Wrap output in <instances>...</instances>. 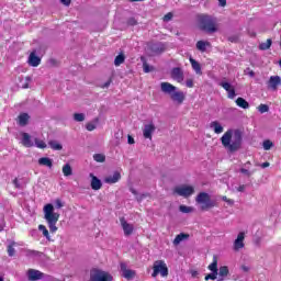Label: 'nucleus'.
I'll return each instance as SVG.
<instances>
[{"label": "nucleus", "mask_w": 281, "mask_h": 281, "mask_svg": "<svg viewBox=\"0 0 281 281\" xmlns=\"http://www.w3.org/2000/svg\"><path fill=\"white\" fill-rule=\"evenodd\" d=\"M157 276H161V278H168V266L164 260H156L153 265V273L151 278H157Z\"/></svg>", "instance_id": "6"}, {"label": "nucleus", "mask_w": 281, "mask_h": 281, "mask_svg": "<svg viewBox=\"0 0 281 281\" xmlns=\"http://www.w3.org/2000/svg\"><path fill=\"white\" fill-rule=\"evenodd\" d=\"M241 269H243V271H245L246 273H247V271H249V267H247V266H241Z\"/></svg>", "instance_id": "60"}, {"label": "nucleus", "mask_w": 281, "mask_h": 281, "mask_svg": "<svg viewBox=\"0 0 281 281\" xmlns=\"http://www.w3.org/2000/svg\"><path fill=\"white\" fill-rule=\"evenodd\" d=\"M212 44L210 42H205V41H198L195 44V47L199 52H201L202 54L207 52V47H211Z\"/></svg>", "instance_id": "21"}, {"label": "nucleus", "mask_w": 281, "mask_h": 281, "mask_svg": "<svg viewBox=\"0 0 281 281\" xmlns=\"http://www.w3.org/2000/svg\"><path fill=\"white\" fill-rule=\"evenodd\" d=\"M43 276H44L43 272L38 270L30 269L27 271V278L31 281L43 280Z\"/></svg>", "instance_id": "16"}, {"label": "nucleus", "mask_w": 281, "mask_h": 281, "mask_svg": "<svg viewBox=\"0 0 281 281\" xmlns=\"http://www.w3.org/2000/svg\"><path fill=\"white\" fill-rule=\"evenodd\" d=\"M248 76H250V78H254V76H256V72H254V70H250V71L248 72Z\"/></svg>", "instance_id": "61"}, {"label": "nucleus", "mask_w": 281, "mask_h": 281, "mask_svg": "<svg viewBox=\"0 0 281 281\" xmlns=\"http://www.w3.org/2000/svg\"><path fill=\"white\" fill-rule=\"evenodd\" d=\"M44 218L46 223H48V228L50 234H56L58 232V227L56 226V223H58V220L60 218V214L54 212V205L53 204H46L44 206Z\"/></svg>", "instance_id": "4"}, {"label": "nucleus", "mask_w": 281, "mask_h": 281, "mask_svg": "<svg viewBox=\"0 0 281 281\" xmlns=\"http://www.w3.org/2000/svg\"><path fill=\"white\" fill-rule=\"evenodd\" d=\"M38 165L40 166H46V168H53L54 167V160L48 157H42L38 159Z\"/></svg>", "instance_id": "25"}, {"label": "nucleus", "mask_w": 281, "mask_h": 281, "mask_svg": "<svg viewBox=\"0 0 281 281\" xmlns=\"http://www.w3.org/2000/svg\"><path fill=\"white\" fill-rule=\"evenodd\" d=\"M239 172H241V175H246V177H251V171H249V170H247V169H245V168H241V169L239 170Z\"/></svg>", "instance_id": "50"}, {"label": "nucleus", "mask_w": 281, "mask_h": 281, "mask_svg": "<svg viewBox=\"0 0 281 281\" xmlns=\"http://www.w3.org/2000/svg\"><path fill=\"white\" fill-rule=\"evenodd\" d=\"M111 82H113V79H109L106 82L101 85V89H109V87H111Z\"/></svg>", "instance_id": "47"}, {"label": "nucleus", "mask_w": 281, "mask_h": 281, "mask_svg": "<svg viewBox=\"0 0 281 281\" xmlns=\"http://www.w3.org/2000/svg\"><path fill=\"white\" fill-rule=\"evenodd\" d=\"M35 146L37 148H42V149L47 148V144H45L43 140H41L38 138H35Z\"/></svg>", "instance_id": "42"}, {"label": "nucleus", "mask_w": 281, "mask_h": 281, "mask_svg": "<svg viewBox=\"0 0 281 281\" xmlns=\"http://www.w3.org/2000/svg\"><path fill=\"white\" fill-rule=\"evenodd\" d=\"M209 271H212V273H218V257L216 255L213 256V261L207 267Z\"/></svg>", "instance_id": "24"}, {"label": "nucleus", "mask_w": 281, "mask_h": 281, "mask_svg": "<svg viewBox=\"0 0 281 281\" xmlns=\"http://www.w3.org/2000/svg\"><path fill=\"white\" fill-rule=\"evenodd\" d=\"M38 229H40V232H42L43 236H45V238H47V240H49V231H47V227H45V225H43V224H40Z\"/></svg>", "instance_id": "38"}, {"label": "nucleus", "mask_w": 281, "mask_h": 281, "mask_svg": "<svg viewBox=\"0 0 281 281\" xmlns=\"http://www.w3.org/2000/svg\"><path fill=\"white\" fill-rule=\"evenodd\" d=\"M120 223H121V227H122L125 236H131V234H133L135 227H133L132 224L126 222V218H124V217L120 218Z\"/></svg>", "instance_id": "14"}, {"label": "nucleus", "mask_w": 281, "mask_h": 281, "mask_svg": "<svg viewBox=\"0 0 281 281\" xmlns=\"http://www.w3.org/2000/svg\"><path fill=\"white\" fill-rule=\"evenodd\" d=\"M259 113H269V105L261 103L258 108Z\"/></svg>", "instance_id": "40"}, {"label": "nucleus", "mask_w": 281, "mask_h": 281, "mask_svg": "<svg viewBox=\"0 0 281 281\" xmlns=\"http://www.w3.org/2000/svg\"><path fill=\"white\" fill-rule=\"evenodd\" d=\"M217 271L220 278H223L224 280L229 276V268L227 266H221Z\"/></svg>", "instance_id": "28"}, {"label": "nucleus", "mask_w": 281, "mask_h": 281, "mask_svg": "<svg viewBox=\"0 0 281 281\" xmlns=\"http://www.w3.org/2000/svg\"><path fill=\"white\" fill-rule=\"evenodd\" d=\"M220 87H223L225 89V91L227 92V98L229 100H234V98H236V88H234V86H232V83H229L227 81H222L220 83Z\"/></svg>", "instance_id": "12"}, {"label": "nucleus", "mask_w": 281, "mask_h": 281, "mask_svg": "<svg viewBox=\"0 0 281 281\" xmlns=\"http://www.w3.org/2000/svg\"><path fill=\"white\" fill-rule=\"evenodd\" d=\"M243 247H245V232H240L234 241L235 251H239V249H243Z\"/></svg>", "instance_id": "15"}, {"label": "nucleus", "mask_w": 281, "mask_h": 281, "mask_svg": "<svg viewBox=\"0 0 281 281\" xmlns=\"http://www.w3.org/2000/svg\"><path fill=\"white\" fill-rule=\"evenodd\" d=\"M75 122H85V114L82 113H75L74 114Z\"/></svg>", "instance_id": "41"}, {"label": "nucleus", "mask_w": 281, "mask_h": 281, "mask_svg": "<svg viewBox=\"0 0 281 281\" xmlns=\"http://www.w3.org/2000/svg\"><path fill=\"white\" fill-rule=\"evenodd\" d=\"M55 205H56L57 210H60V207L64 206L63 201H60V199H57V200L55 201Z\"/></svg>", "instance_id": "51"}, {"label": "nucleus", "mask_w": 281, "mask_h": 281, "mask_svg": "<svg viewBox=\"0 0 281 281\" xmlns=\"http://www.w3.org/2000/svg\"><path fill=\"white\" fill-rule=\"evenodd\" d=\"M86 128H87V131H89V132L95 131L97 125H95V123L89 122V123L86 124Z\"/></svg>", "instance_id": "44"}, {"label": "nucleus", "mask_w": 281, "mask_h": 281, "mask_svg": "<svg viewBox=\"0 0 281 281\" xmlns=\"http://www.w3.org/2000/svg\"><path fill=\"white\" fill-rule=\"evenodd\" d=\"M238 192H245V184H241L237 188Z\"/></svg>", "instance_id": "58"}, {"label": "nucleus", "mask_w": 281, "mask_h": 281, "mask_svg": "<svg viewBox=\"0 0 281 281\" xmlns=\"http://www.w3.org/2000/svg\"><path fill=\"white\" fill-rule=\"evenodd\" d=\"M38 252L36 250H27L29 256H36Z\"/></svg>", "instance_id": "57"}, {"label": "nucleus", "mask_w": 281, "mask_h": 281, "mask_svg": "<svg viewBox=\"0 0 281 281\" xmlns=\"http://www.w3.org/2000/svg\"><path fill=\"white\" fill-rule=\"evenodd\" d=\"M195 203L196 205H200L201 212H207L209 210H212L214 207H217L216 201L212 200V195L207 192H200L195 196Z\"/></svg>", "instance_id": "5"}, {"label": "nucleus", "mask_w": 281, "mask_h": 281, "mask_svg": "<svg viewBox=\"0 0 281 281\" xmlns=\"http://www.w3.org/2000/svg\"><path fill=\"white\" fill-rule=\"evenodd\" d=\"M23 89H30V83H25V85L23 86Z\"/></svg>", "instance_id": "63"}, {"label": "nucleus", "mask_w": 281, "mask_h": 281, "mask_svg": "<svg viewBox=\"0 0 281 281\" xmlns=\"http://www.w3.org/2000/svg\"><path fill=\"white\" fill-rule=\"evenodd\" d=\"M272 44H273V41H271V38H268L267 42L259 44V49H261V52H267V49L271 48Z\"/></svg>", "instance_id": "33"}, {"label": "nucleus", "mask_w": 281, "mask_h": 281, "mask_svg": "<svg viewBox=\"0 0 281 281\" xmlns=\"http://www.w3.org/2000/svg\"><path fill=\"white\" fill-rule=\"evenodd\" d=\"M198 22L200 30L206 32L207 34H215V32H218V23L216 22V18L210 14L198 15Z\"/></svg>", "instance_id": "3"}, {"label": "nucleus", "mask_w": 281, "mask_h": 281, "mask_svg": "<svg viewBox=\"0 0 281 281\" xmlns=\"http://www.w3.org/2000/svg\"><path fill=\"white\" fill-rule=\"evenodd\" d=\"M29 65H31V67H38V65H41V57L36 56L35 52L30 54Z\"/></svg>", "instance_id": "20"}, {"label": "nucleus", "mask_w": 281, "mask_h": 281, "mask_svg": "<svg viewBox=\"0 0 281 281\" xmlns=\"http://www.w3.org/2000/svg\"><path fill=\"white\" fill-rule=\"evenodd\" d=\"M127 25H132V26L137 25V20H135V18H130L127 20Z\"/></svg>", "instance_id": "48"}, {"label": "nucleus", "mask_w": 281, "mask_h": 281, "mask_svg": "<svg viewBox=\"0 0 281 281\" xmlns=\"http://www.w3.org/2000/svg\"><path fill=\"white\" fill-rule=\"evenodd\" d=\"M13 186L16 190H21V183H19V178L13 179Z\"/></svg>", "instance_id": "49"}, {"label": "nucleus", "mask_w": 281, "mask_h": 281, "mask_svg": "<svg viewBox=\"0 0 281 281\" xmlns=\"http://www.w3.org/2000/svg\"><path fill=\"white\" fill-rule=\"evenodd\" d=\"M127 144H135V138H133V136L128 135L127 136Z\"/></svg>", "instance_id": "55"}, {"label": "nucleus", "mask_w": 281, "mask_h": 281, "mask_svg": "<svg viewBox=\"0 0 281 281\" xmlns=\"http://www.w3.org/2000/svg\"><path fill=\"white\" fill-rule=\"evenodd\" d=\"M216 276H218V272H212V273H209L204 277V280L205 281H209V280H216Z\"/></svg>", "instance_id": "43"}, {"label": "nucleus", "mask_w": 281, "mask_h": 281, "mask_svg": "<svg viewBox=\"0 0 281 281\" xmlns=\"http://www.w3.org/2000/svg\"><path fill=\"white\" fill-rule=\"evenodd\" d=\"M48 145L50 146V148L53 150H60L63 148V145H60V143H58L56 140H49Z\"/></svg>", "instance_id": "36"}, {"label": "nucleus", "mask_w": 281, "mask_h": 281, "mask_svg": "<svg viewBox=\"0 0 281 281\" xmlns=\"http://www.w3.org/2000/svg\"><path fill=\"white\" fill-rule=\"evenodd\" d=\"M122 179V175L119 171H115L112 176L104 178V182L109 184L117 183Z\"/></svg>", "instance_id": "18"}, {"label": "nucleus", "mask_w": 281, "mask_h": 281, "mask_svg": "<svg viewBox=\"0 0 281 281\" xmlns=\"http://www.w3.org/2000/svg\"><path fill=\"white\" fill-rule=\"evenodd\" d=\"M186 85L188 89H192L194 87V79H187Z\"/></svg>", "instance_id": "46"}, {"label": "nucleus", "mask_w": 281, "mask_h": 281, "mask_svg": "<svg viewBox=\"0 0 281 281\" xmlns=\"http://www.w3.org/2000/svg\"><path fill=\"white\" fill-rule=\"evenodd\" d=\"M164 21H172V13L169 12V13L165 14Z\"/></svg>", "instance_id": "52"}, {"label": "nucleus", "mask_w": 281, "mask_h": 281, "mask_svg": "<svg viewBox=\"0 0 281 281\" xmlns=\"http://www.w3.org/2000/svg\"><path fill=\"white\" fill-rule=\"evenodd\" d=\"M91 182L90 186L93 190H101L102 189V180L95 177L93 173H90Z\"/></svg>", "instance_id": "17"}, {"label": "nucleus", "mask_w": 281, "mask_h": 281, "mask_svg": "<svg viewBox=\"0 0 281 281\" xmlns=\"http://www.w3.org/2000/svg\"><path fill=\"white\" fill-rule=\"evenodd\" d=\"M89 281H113V276L104 270L92 269Z\"/></svg>", "instance_id": "7"}, {"label": "nucleus", "mask_w": 281, "mask_h": 281, "mask_svg": "<svg viewBox=\"0 0 281 281\" xmlns=\"http://www.w3.org/2000/svg\"><path fill=\"white\" fill-rule=\"evenodd\" d=\"M30 122V114L27 113H21L19 116H18V124L20 126H27Z\"/></svg>", "instance_id": "22"}, {"label": "nucleus", "mask_w": 281, "mask_h": 281, "mask_svg": "<svg viewBox=\"0 0 281 281\" xmlns=\"http://www.w3.org/2000/svg\"><path fill=\"white\" fill-rule=\"evenodd\" d=\"M124 60H126V55H124V53L119 54L114 59L115 67H120V65H124Z\"/></svg>", "instance_id": "32"}, {"label": "nucleus", "mask_w": 281, "mask_h": 281, "mask_svg": "<svg viewBox=\"0 0 281 281\" xmlns=\"http://www.w3.org/2000/svg\"><path fill=\"white\" fill-rule=\"evenodd\" d=\"M211 128L214 130V133H216V135H221V133H223V127L221 126V123H218V121L211 122Z\"/></svg>", "instance_id": "30"}, {"label": "nucleus", "mask_w": 281, "mask_h": 281, "mask_svg": "<svg viewBox=\"0 0 281 281\" xmlns=\"http://www.w3.org/2000/svg\"><path fill=\"white\" fill-rule=\"evenodd\" d=\"M93 159L98 164H104L106 161V156H104V154H94Z\"/></svg>", "instance_id": "34"}, {"label": "nucleus", "mask_w": 281, "mask_h": 281, "mask_svg": "<svg viewBox=\"0 0 281 281\" xmlns=\"http://www.w3.org/2000/svg\"><path fill=\"white\" fill-rule=\"evenodd\" d=\"M143 71L144 74H150V71H155V68L148 65V61H143Z\"/></svg>", "instance_id": "37"}, {"label": "nucleus", "mask_w": 281, "mask_h": 281, "mask_svg": "<svg viewBox=\"0 0 281 281\" xmlns=\"http://www.w3.org/2000/svg\"><path fill=\"white\" fill-rule=\"evenodd\" d=\"M222 201H224L225 203H227L228 205H234V200L233 199H228L226 195L222 196Z\"/></svg>", "instance_id": "45"}, {"label": "nucleus", "mask_w": 281, "mask_h": 281, "mask_svg": "<svg viewBox=\"0 0 281 281\" xmlns=\"http://www.w3.org/2000/svg\"><path fill=\"white\" fill-rule=\"evenodd\" d=\"M160 91L169 95L170 100L172 102H176L177 104H183V102H186V92L179 90V88H177L170 82H166V81L161 82Z\"/></svg>", "instance_id": "2"}, {"label": "nucleus", "mask_w": 281, "mask_h": 281, "mask_svg": "<svg viewBox=\"0 0 281 281\" xmlns=\"http://www.w3.org/2000/svg\"><path fill=\"white\" fill-rule=\"evenodd\" d=\"M188 238H190L189 234L186 233H180L179 235L176 236V238L173 239V245H180L182 243V240H188Z\"/></svg>", "instance_id": "26"}, {"label": "nucleus", "mask_w": 281, "mask_h": 281, "mask_svg": "<svg viewBox=\"0 0 281 281\" xmlns=\"http://www.w3.org/2000/svg\"><path fill=\"white\" fill-rule=\"evenodd\" d=\"M16 246V241H11L10 245L7 247V254L10 256V258L16 256V250L14 247Z\"/></svg>", "instance_id": "29"}, {"label": "nucleus", "mask_w": 281, "mask_h": 281, "mask_svg": "<svg viewBox=\"0 0 281 281\" xmlns=\"http://www.w3.org/2000/svg\"><path fill=\"white\" fill-rule=\"evenodd\" d=\"M155 131H157V127L153 121H150L148 124H145L143 128L144 138L153 142V133H155Z\"/></svg>", "instance_id": "9"}, {"label": "nucleus", "mask_w": 281, "mask_h": 281, "mask_svg": "<svg viewBox=\"0 0 281 281\" xmlns=\"http://www.w3.org/2000/svg\"><path fill=\"white\" fill-rule=\"evenodd\" d=\"M148 49L151 52V54H164L166 52V45L161 42L159 43H151L148 45Z\"/></svg>", "instance_id": "13"}, {"label": "nucleus", "mask_w": 281, "mask_h": 281, "mask_svg": "<svg viewBox=\"0 0 281 281\" xmlns=\"http://www.w3.org/2000/svg\"><path fill=\"white\" fill-rule=\"evenodd\" d=\"M235 103L239 109H249V102H247L243 97H238Z\"/></svg>", "instance_id": "27"}, {"label": "nucleus", "mask_w": 281, "mask_h": 281, "mask_svg": "<svg viewBox=\"0 0 281 281\" xmlns=\"http://www.w3.org/2000/svg\"><path fill=\"white\" fill-rule=\"evenodd\" d=\"M61 170H63L64 177H71V175H74V169L69 164L64 165Z\"/></svg>", "instance_id": "31"}, {"label": "nucleus", "mask_w": 281, "mask_h": 281, "mask_svg": "<svg viewBox=\"0 0 281 281\" xmlns=\"http://www.w3.org/2000/svg\"><path fill=\"white\" fill-rule=\"evenodd\" d=\"M221 8H225L227 5V0H218Z\"/></svg>", "instance_id": "56"}, {"label": "nucleus", "mask_w": 281, "mask_h": 281, "mask_svg": "<svg viewBox=\"0 0 281 281\" xmlns=\"http://www.w3.org/2000/svg\"><path fill=\"white\" fill-rule=\"evenodd\" d=\"M22 144L25 146V148H32L34 146V143H32V137L27 133L22 134Z\"/></svg>", "instance_id": "23"}, {"label": "nucleus", "mask_w": 281, "mask_h": 281, "mask_svg": "<svg viewBox=\"0 0 281 281\" xmlns=\"http://www.w3.org/2000/svg\"><path fill=\"white\" fill-rule=\"evenodd\" d=\"M273 148V142L270 139L263 140V150H271Z\"/></svg>", "instance_id": "39"}, {"label": "nucleus", "mask_w": 281, "mask_h": 281, "mask_svg": "<svg viewBox=\"0 0 281 281\" xmlns=\"http://www.w3.org/2000/svg\"><path fill=\"white\" fill-rule=\"evenodd\" d=\"M173 194H178V196H183L184 199H188L189 196H192V194H194V187L192 186L176 187L173 189Z\"/></svg>", "instance_id": "8"}, {"label": "nucleus", "mask_w": 281, "mask_h": 281, "mask_svg": "<svg viewBox=\"0 0 281 281\" xmlns=\"http://www.w3.org/2000/svg\"><path fill=\"white\" fill-rule=\"evenodd\" d=\"M179 210H180V212H182V214H190V213L194 212V207L187 206V205H180Z\"/></svg>", "instance_id": "35"}, {"label": "nucleus", "mask_w": 281, "mask_h": 281, "mask_svg": "<svg viewBox=\"0 0 281 281\" xmlns=\"http://www.w3.org/2000/svg\"><path fill=\"white\" fill-rule=\"evenodd\" d=\"M250 36H256V33H251Z\"/></svg>", "instance_id": "64"}, {"label": "nucleus", "mask_w": 281, "mask_h": 281, "mask_svg": "<svg viewBox=\"0 0 281 281\" xmlns=\"http://www.w3.org/2000/svg\"><path fill=\"white\" fill-rule=\"evenodd\" d=\"M122 276L125 278V280H133L135 276H137V272L135 270L128 269L126 266V262L120 263Z\"/></svg>", "instance_id": "10"}, {"label": "nucleus", "mask_w": 281, "mask_h": 281, "mask_svg": "<svg viewBox=\"0 0 281 281\" xmlns=\"http://www.w3.org/2000/svg\"><path fill=\"white\" fill-rule=\"evenodd\" d=\"M269 166H270V164L269 162H263V164H261V168H269Z\"/></svg>", "instance_id": "59"}, {"label": "nucleus", "mask_w": 281, "mask_h": 281, "mask_svg": "<svg viewBox=\"0 0 281 281\" xmlns=\"http://www.w3.org/2000/svg\"><path fill=\"white\" fill-rule=\"evenodd\" d=\"M221 143L228 153H238L243 148V132L228 130L221 137Z\"/></svg>", "instance_id": "1"}, {"label": "nucleus", "mask_w": 281, "mask_h": 281, "mask_svg": "<svg viewBox=\"0 0 281 281\" xmlns=\"http://www.w3.org/2000/svg\"><path fill=\"white\" fill-rule=\"evenodd\" d=\"M170 76L172 78V80H175L176 82H183L184 79V74H183V69L181 67H175L171 69Z\"/></svg>", "instance_id": "11"}, {"label": "nucleus", "mask_w": 281, "mask_h": 281, "mask_svg": "<svg viewBox=\"0 0 281 281\" xmlns=\"http://www.w3.org/2000/svg\"><path fill=\"white\" fill-rule=\"evenodd\" d=\"M128 1H130V3H137V2L144 1V0H128Z\"/></svg>", "instance_id": "62"}, {"label": "nucleus", "mask_w": 281, "mask_h": 281, "mask_svg": "<svg viewBox=\"0 0 281 281\" xmlns=\"http://www.w3.org/2000/svg\"><path fill=\"white\" fill-rule=\"evenodd\" d=\"M189 61L191 64L193 71H195L198 76H203V71L201 70V64L192 57L189 58Z\"/></svg>", "instance_id": "19"}, {"label": "nucleus", "mask_w": 281, "mask_h": 281, "mask_svg": "<svg viewBox=\"0 0 281 281\" xmlns=\"http://www.w3.org/2000/svg\"><path fill=\"white\" fill-rule=\"evenodd\" d=\"M63 5L69 7L71 5V0H59Z\"/></svg>", "instance_id": "54"}, {"label": "nucleus", "mask_w": 281, "mask_h": 281, "mask_svg": "<svg viewBox=\"0 0 281 281\" xmlns=\"http://www.w3.org/2000/svg\"><path fill=\"white\" fill-rule=\"evenodd\" d=\"M229 43H238V36L228 37Z\"/></svg>", "instance_id": "53"}]
</instances>
